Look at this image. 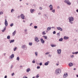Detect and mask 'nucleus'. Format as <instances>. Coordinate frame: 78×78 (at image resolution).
<instances>
[{"label": "nucleus", "mask_w": 78, "mask_h": 78, "mask_svg": "<svg viewBox=\"0 0 78 78\" xmlns=\"http://www.w3.org/2000/svg\"><path fill=\"white\" fill-rule=\"evenodd\" d=\"M68 19L69 20V22L71 24H73V20H74V18H73V17L71 16L70 17H69L68 18Z\"/></svg>", "instance_id": "nucleus-1"}, {"label": "nucleus", "mask_w": 78, "mask_h": 78, "mask_svg": "<svg viewBox=\"0 0 78 78\" xmlns=\"http://www.w3.org/2000/svg\"><path fill=\"white\" fill-rule=\"evenodd\" d=\"M61 72V71L59 69H57L55 71V73L56 75H59Z\"/></svg>", "instance_id": "nucleus-2"}, {"label": "nucleus", "mask_w": 78, "mask_h": 78, "mask_svg": "<svg viewBox=\"0 0 78 78\" xmlns=\"http://www.w3.org/2000/svg\"><path fill=\"white\" fill-rule=\"evenodd\" d=\"M64 2L66 3H67L68 5H71V3L70 2V1L69 0H65Z\"/></svg>", "instance_id": "nucleus-3"}, {"label": "nucleus", "mask_w": 78, "mask_h": 78, "mask_svg": "<svg viewBox=\"0 0 78 78\" xmlns=\"http://www.w3.org/2000/svg\"><path fill=\"white\" fill-rule=\"evenodd\" d=\"M68 76V74L66 73L64 74V75H63V77L64 78H66V77H67Z\"/></svg>", "instance_id": "nucleus-4"}, {"label": "nucleus", "mask_w": 78, "mask_h": 78, "mask_svg": "<svg viewBox=\"0 0 78 78\" xmlns=\"http://www.w3.org/2000/svg\"><path fill=\"white\" fill-rule=\"evenodd\" d=\"M5 26L6 27H7L8 26V21H7V20H6V19H5Z\"/></svg>", "instance_id": "nucleus-5"}, {"label": "nucleus", "mask_w": 78, "mask_h": 78, "mask_svg": "<svg viewBox=\"0 0 78 78\" xmlns=\"http://www.w3.org/2000/svg\"><path fill=\"white\" fill-rule=\"evenodd\" d=\"M57 53L59 55L61 54V49H58L57 50Z\"/></svg>", "instance_id": "nucleus-6"}, {"label": "nucleus", "mask_w": 78, "mask_h": 78, "mask_svg": "<svg viewBox=\"0 0 78 78\" xmlns=\"http://www.w3.org/2000/svg\"><path fill=\"white\" fill-rule=\"evenodd\" d=\"M20 16L22 19H25V16L23 14H21Z\"/></svg>", "instance_id": "nucleus-7"}, {"label": "nucleus", "mask_w": 78, "mask_h": 78, "mask_svg": "<svg viewBox=\"0 0 78 78\" xmlns=\"http://www.w3.org/2000/svg\"><path fill=\"white\" fill-rule=\"evenodd\" d=\"M35 41L38 42H39V38L37 37H36L35 38Z\"/></svg>", "instance_id": "nucleus-8"}, {"label": "nucleus", "mask_w": 78, "mask_h": 78, "mask_svg": "<svg viewBox=\"0 0 78 78\" xmlns=\"http://www.w3.org/2000/svg\"><path fill=\"white\" fill-rule=\"evenodd\" d=\"M57 30H60L61 31H62V29L60 27H57Z\"/></svg>", "instance_id": "nucleus-9"}, {"label": "nucleus", "mask_w": 78, "mask_h": 78, "mask_svg": "<svg viewBox=\"0 0 78 78\" xmlns=\"http://www.w3.org/2000/svg\"><path fill=\"white\" fill-rule=\"evenodd\" d=\"M52 7H53L52 5H50L49 6V7L50 8V10H51V11H52V10H53V8Z\"/></svg>", "instance_id": "nucleus-10"}, {"label": "nucleus", "mask_w": 78, "mask_h": 78, "mask_svg": "<svg viewBox=\"0 0 78 78\" xmlns=\"http://www.w3.org/2000/svg\"><path fill=\"white\" fill-rule=\"evenodd\" d=\"M30 11L31 13L33 14V12L35 11V10H34V9H30Z\"/></svg>", "instance_id": "nucleus-11"}, {"label": "nucleus", "mask_w": 78, "mask_h": 78, "mask_svg": "<svg viewBox=\"0 0 78 78\" xmlns=\"http://www.w3.org/2000/svg\"><path fill=\"white\" fill-rule=\"evenodd\" d=\"M64 39H65V40H67V39H69V37L64 36L63 38Z\"/></svg>", "instance_id": "nucleus-12"}, {"label": "nucleus", "mask_w": 78, "mask_h": 78, "mask_svg": "<svg viewBox=\"0 0 78 78\" xmlns=\"http://www.w3.org/2000/svg\"><path fill=\"white\" fill-rule=\"evenodd\" d=\"M10 57L11 59L14 58V54H12L10 56Z\"/></svg>", "instance_id": "nucleus-13"}, {"label": "nucleus", "mask_w": 78, "mask_h": 78, "mask_svg": "<svg viewBox=\"0 0 78 78\" xmlns=\"http://www.w3.org/2000/svg\"><path fill=\"white\" fill-rule=\"evenodd\" d=\"M26 47V45H23L21 47V48H22L23 49H25V48Z\"/></svg>", "instance_id": "nucleus-14"}, {"label": "nucleus", "mask_w": 78, "mask_h": 78, "mask_svg": "<svg viewBox=\"0 0 78 78\" xmlns=\"http://www.w3.org/2000/svg\"><path fill=\"white\" fill-rule=\"evenodd\" d=\"M41 40L42 44H44L45 41L44 40H43V39H41Z\"/></svg>", "instance_id": "nucleus-15"}, {"label": "nucleus", "mask_w": 78, "mask_h": 78, "mask_svg": "<svg viewBox=\"0 0 78 78\" xmlns=\"http://www.w3.org/2000/svg\"><path fill=\"white\" fill-rule=\"evenodd\" d=\"M50 62L49 61H48L47 62L45 63H44V65L45 66H47L48 65V63H49Z\"/></svg>", "instance_id": "nucleus-16"}, {"label": "nucleus", "mask_w": 78, "mask_h": 78, "mask_svg": "<svg viewBox=\"0 0 78 78\" xmlns=\"http://www.w3.org/2000/svg\"><path fill=\"white\" fill-rule=\"evenodd\" d=\"M51 29V27H49L47 28V30H48V31H50Z\"/></svg>", "instance_id": "nucleus-17"}, {"label": "nucleus", "mask_w": 78, "mask_h": 78, "mask_svg": "<svg viewBox=\"0 0 78 78\" xmlns=\"http://www.w3.org/2000/svg\"><path fill=\"white\" fill-rule=\"evenodd\" d=\"M6 27H5L4 28V29L3 30H2V32H5V30H6Z\"/></svg>", "instance_id": "nucleus-18"}, {"label": "nucleus", "mask_w": 78, "mask_h": 78, "mask_svg": "<svg viewBox=\"0 0 78 78\" xmlns=\"http://www.w3.org/2000/svg\"><path fill=\"white\" fill-rule=\"evenodd\" d=\"M14 40H12L10 41V44H11V43H12L13 42H14Z\"/></svg>", "instance_id": "nucleus-19"}, {"label": "nucleus", "mask_w": 78, "mask_h": 78, "mask_svg": "<svg viewBox=\"0 0 78 78\" xmlns=\"http://www.w3.org/2000/svg\"><path fill=\"white\" fill-rule=\"evenodd\" d=\"M69 66H70V67H72V66H73V64L72 63H69Z\"/></svg>", "instance_id": "nucleus-20"}, {"label": "nucleus", "mask_w": 78, "mask_h": 78, "mask_svg": "<svg viewBox=\"0 0 78 78\" xmlns=\"http://www.w3.org/2000/svg\"><path fill=\"white\" fill-rule=\"evenodd\" d=\"M16 30H15L14 32L12 33L13 35L14 36V35L16 34Z\"/></svg>", "instance_id": "nucleus-21"}, {"label": "nucleus", "mask_w": 78, "mask_h": 78, "mask_svg": "<svg viewBox=\"0 0 78 78\" xmlns=\"http://www.w3.org/2000/svg\"><path fill=\"white\" fill-rule=\"evenodd\" d=\"M51 46L52 47H56V44H51Z\"/></svg>", "instance_id": "nucleus-22"}, {"label": "nucleus", "mask_w": 78, "mask_h": 78, "mask_svg": "<svg viewBox=\"0 0 78 78\" xmlns=\"http://www.w3.org/2000/svg\"><path fill=\"white\" fill-rule=\"evenodd\" d=\"M43 37H44L45 39H47V36H43Z\"/></svg>", "instance_id": "nucleus-23"}, {"label": "nucleus", "mask_w": 78, "mask_h": 78, "mask_svg": "<svg viewBox=\"0 0 78 78\" xmlns=\"http://www.w3.org/2000/svg\"><path fill=\"white\" fill-rule=\"evenodd\" d=\"M35 55L36 56H37V55H38V52H35Z\"/></svg>", "instance_id": "nucleus-24"}, {"label": "nucleus", "mask_w": 78, "mask_h": 78, "mask_svg": "<svg viewBox=\"0 0 78 78\" xmlns=\"http://www.w3.org/2000/svg\"><path fill=\"white\" fill-rule=\"evenodd\" d=\"M63 40V38H61L60 39H59V41L61 42Z\"/></svg>", "instance_id": "nucleus-25"}, {"label": "nucleus", "mask_w": 78, "mask_h": 78, "mask_svg": "<svg viewBox=\"0 0 78 78\" xmlns=\"http://www.w3.org/2000/svg\"><path fill=\"white\" fill-rule=\"evenodd\" d=\"M30 70V68H28L27 69V72H29V71Z\"/></svg>", "instance_id": "nucleus-26"}, {"label": "nucleus", "mask_w": 78, "mask_h": 78, "mask_svg": "<svg viewBox=\"0 0 78 78\" xmlns=\"http://www.w3.org/2000/svg\"><path fill=\"white\" fill-rule=\"evenodd\" d=\"M29 45L31 46V45H33V43L31 42H29Z\"/></svg>", "instance_id": "nucleus-27"}, {"label": "nucleus", "mask_w": 78, "mask_h": 78, "mask_svg": "<svg viewBox=\"0 0 78 78\" xmlns=\"http://www.w3.org/2000/svg\"><path fill=\"white\" fill-rule=\"evenodd\" d=\"M13 26H14V23H11L10 25V26L11 27H13Z\"/></svg>", "instance_id": "nucleus-28"}, {"label": "nucleus", "mask_w": 78, "mask_h": 78, "mask_svg": "<svg viewBox=\"0 0 78 78\" xmlns=\"http://www.w3.org/2000/svg\"><path fill=\"white\" fill-rule=\"evenodd\" d=\"M7 39H10V36L9 35L7 36Z\"/></svg>", "instance_id": "nucleus-29"}, {"label": "nucleus", "mask_w": 78, "mask_h": 78, "mask_svg": "<svg viewBox=\"0 0 78 78\" xmlns=\"http://www.w3.org/2000/svg\"><path fill=\"white\" fill-rule=\"evenodd\" d=\"M2 14H3V12L1 11L0 12V15H2Z\"/></svg>", "instance_id": "nucleus-30"}, {"label": "nucleus", "mask_w": 78, "mask_h": 78, "mask_svg": "<svg viewBox=\"0 0 78 78\" xmlns=\"http://www.w3.org/2000/svg\"><path fill=\"white\" fill-rule=\"evenodd\" d=\"M42 34L43 35H45L46 33H45V31H43L42 32Z\"/></svg>", "instance_id": "nucleus-31"}, {"label": "nucleus", "mask_w": 78, "mask_h": 78, "mask_svg": "<svg viewBox=\"0 0 78 78\" xmlns=\"http://www.w3.org/2000/svg\"><path fill=\"white\" fill-rule=\"evenodd\" d=\"M19 59H20V58H19V57H17L16 58V60H18V61H19Z\"/></svg>", "instance_id": "nucleus-32"}, {"label": "nucleus", "mask_w": 78, "mask_h": 78, "mask_svg": "<svg viewBox=\"0 0 78 78\" xmlns=\"http://www.w3.org/2000/svg\"><path fill=\"white\" fill-rule=\"evenodd\" d=\"M34 28H35V29H37V26H34Z\"/></svg>", "instance_id": "nucleus-33"}, {"label": "nucleus", "mask_w": 78, "mask_h": 78, "mask_svg": "<svg viewBox=\"0 0 78 78\" xmlns=\"http://www.w3.org/2000/svg\"><path fill=\"white\" fill-rule=\"evenodd\" d=\"M17 49V47H15L14 48V51H16V49Z\"/></svg>", "instance_id": "nucleus-34"}, {"label": "nucleus", "mask_w": 78, "mask_h": 78, "mask_svg": "<svg viewBox=\"0 0 78 78\" xmlns=\"http://www.w3.org/2000/svg\"><path fill=\"white\" fill-rule=\"evenodd\" d=\"M57 35H58V36H60V33L59 32L57 34Z\"/></svg>", "instance_id": "nucleus-35"}, {"label": "nucleus", "mask_w": 78, "mask_h": 78, "mask_svg": "<svg viewBox=\"0 0 78 78\" xmlns=\"http://www.w3.org/2000/svg\"><path fill=\"white\" fill-rule=\"evenodd\" d=\"M39 9H41V10H42V7H40L39 8Z\"/></svg>", "instance_id": "nucleus-36"}, {"label": "nucleus", "mask_w": 78, "mask_h": 78, "mask_svg": "<svg viewBox=\"0 0 78 78\" xmlns=\"http://www.w3.org/2000/svg\"><path fill=\"white\" fill-rule=\"evenodd\" d=\"M71 58H74V55H73L71 56Z\"/></svg>", "instance_id": "nucleus-37"}, {"label": "nucleus", "mask_w": 78, "mask_h": 78, "mask_svg": "<svg viewBox=\"0 0 78 78\" xmlns=\"http://www.w3.org/2000/svg\"><path fill=\"white\" fill-rule=\"evenodd\" d=\"M52 12H53L54 13L55 12V10L54 9V10H52Z\"/></svg>", "instance_id": "nucleus-38"}, {"label": "nucleus", "mask_w": 78, "mask_h": 78, "mask_svg": "<svg viewBox=\"0 0 78 78\" xmlns=\"http://www.w3.org/2000/svg\"><path fill=\"white\" fill-rule=\"evenodd\" d=\"M50 53V52H46L45 53V55H48Z\"/></svg>", "instance_id": "nucleus-39"}, {"label": "nucleus", "mask_w": 78, "mask_h": 78, "mask_svg": "<svg viewBox=\"0 0 78 78\" xmlns=\"http://www.w3.org/2000/svg\"><path fill=\"white\" fill-rule=\"evenodd\" d=\"M12 11H14V10L13 9H12L11 10V12H13Z\"/></svg>", "instance_id": "nucleus-40"}, {"label": "nucleus", "mask_w": 78, "mask_h": 78, "mask_svg": "<svg viewBox=\"0 0 78 78\" xmlns=\"http://www.w3.org/2000/svg\"><path fill=\"white\" fill-rule=\"evenodd\" d=\"M39 74H37L36 76V78H39Z\"/></svg>", "instance_id": "nucleus-41"}, {"label": "nucleus", "mask_w": 78, "mask_h": 78, "mask_svg": "<svg viewBox=\"0 0 78 78\" xmlns=\"http://www.w3.org/2000/svg\"><path fill=\"white\" fill-rule=\"evenodd\" d=\"M78 53V51H76L75 52V55H77Z\"/></svg>", "instance_id": "nucleus-42"}, {"label": "nucleus", "mask_w": 78, "mask_h": 78, "mask_svg": "<svg viewBox=\"0 0 78 78\" xmlns=\"http://www.w3.org/2000/svg\"><path fill=\"white\" fill-rule=\"evenodd\" d=\"M53 34H56V31H54L53 32Z\"/></svg>", "instance_id": "nucleus-43"}, {"label": "nucleus", "mask_w": 78, "mask_h": 78, "mask_svg": "<svg viewBox=\"0 0 78 78\" xmlns=\"http://www.w3.org/2000/svg\"><path fill=\"white\" fill-rule=\"evenodd\" d=\"M40 66H42V63H40L39 64Z\"/></svg>", "instance_id": "nucleus-44"}, {"label": "nucleus", "mask_w": 78, "mask_h": 78, "mask_svg": "<svg viewBox=\"0 0 78 78\" xmlns=\"http://www.w3.org/2000/svg\"><path fill=\"white\" fill-rule=\"evenodd\" d=\"M23 78H28V77L25 76H24Z\"/></svg>", "instance_id": "nucleus-45"}, {"label": "nucleus", "mask_w": 78, "mask_h": 78, "mask_svg": "<svg viewBox=\"0 0 78 78\" xmlns=\"http://www.w3.org/2000/svg\"><path fill=\"white\" fill-rule=\"evenodd\" d=\"M37 69H40V66H37Z\"/></svg>", "instance_id": "nucleus-46"}, {"label": "nucleus", "mask_w": 78, "mask_h": 78, "mask_svg": "<svg viewBox=\"0 0 78 78\" xmlns=\"http://www.w3.org/2000/svg\"><path fill=\"white\" fill-rule=\"evenodd\" d=\"M72 53L73 54V55H75V52H72Z\"/></svg>", "instance_id": "nucleus-47"}, {"label": "nucleus", "mask_w": 78, "mask_h": 78, "mask_svg": "<svg viewBox=\"0 0 78 78\" xmlns=\"http://www.w3.org/2000/svg\"><path fill=\"white\" fill-rule=\"evenodd\" d=\"M33 63H35V61L34 60H33L32 62Z\"/></svg>", "instance_id": "nucleus-48"}, {"label": "nucleus", "mask_w": 78, "mask_h": 78, "mask_svg": "<svg viewBox=\"0 0 78 78\" xmlns=\"http://www.w3.org/2000/svg\"><path fill=\"white\" fill-rule=\"evenodd\" d=\"M14 75V73H13L12 74V76H13Z\"/></svg>", "instance_id": "nucleus-49"}, {"label": "nucleus", "mask_w": 78, "mask_h": 78, "mask_svg": "<svg viewBox=\"0 0 78 78\" xmlns=\"http://www.w3.org/2000/svg\"><path fill=\"white\" fill-rule=\"evenodd\" d=\"M20 17V16H18V17H17V18L18 19H19V18Z\"/></svg>", "instance_id": "nucleus-50"}, {"label": "nucleus", "mask_w": 78, "mask_h": 78, "mask_svg": "<svg viewBox=\"0 0 78 78\" xmlns=\"http://www.w3.org/2000/svg\"><path fill=\"white\" fill-rule=\"evenodd\" d=\"M7 78V76H5L4 77V78Z\"/></svg>", "instance_id": "nucleus-51"}, {"label": "nucleus", "mask_w": 78, "mask_h": 78, "mask_svg": "<svg viewBox=\"0 0 78 78\" xmlns=\"http://www.w3.org/2000/svg\"><path fill=\"white\" fill-rule=\"evenodd\" d=\"M24 31H25V32H26L27 31V29H25Z\"/></svg>", "instance_id": "nucleus-52"}, {"label": "nucleus", "mask_w": 78, "mask_h": 78, "mask_svg": "<svg viewBox=\"0 0 78 78\" xmlns=\"http://www.w3.org/2000/svg\"><path fill=\"white\" fill-rule=\"evenodd\" d=\"M57 8L59 9V8H60V7H59V6H57Z\"/></svg>", "instance_id": "nucleus-53"}, {"label": "nucleus", "mask_w": 78, "mask_h": 78, "mask_svg": "<svg viewBox=\"0 0 78 78\" xmlns=\"http://www.w3.org/2000/svg\"><path fill=\"white\" fill-rule=\"evenodd\" d=\"M32 24H33V23H31L30 24V26H31L32 25Z\"/></svg>", "instance_id": "nucleus-54"}, {"label": "nucleus", "mask_w": 78, "mask_h": 78, "mask_svg": "<svg viewBox=\"0 0 78 78\" xmlns=\"http://www.w3.org/2000/svg\"><path fill=\"white\" fill-rule=\"evenodd\" d=\"M56 66H58L59 64H58V63H56Z\"/></svg>", "instance_id": "nucleus-55"}, {"label": "nucleus", "mask_w": 78, "mask_h": 78, "mask_svg": "<svg viewBox=\"0 0 78 78\" xmlns=\"http://www.w3.org/2000/svg\"><path fill=\"white\" fill-rule=\"evenodd\" d=\"M12 65L11 66V69H12Z\"/></svg>", "instance_id": "nucleus-56"}, {"label": "nucleus", "mask_w": 78, "mask_h": 78, "mask_svg": "<svg viewBox=\"0 0 78 78\" xmlns=\"http://www.w3.org/2000/svg\"><path fill=\"white\" fill-rule=\"evenodd\" d=\"M76 12H78V9L76 10Z\"/></svg>", "instance_id": "nucleus-57"}, {"label": "nucleus", "mask_w": 78, "mask_h": 78, "mask_svg": "<svg viewBox=\"0 0 78 78\" xmlns=\"http://www.w3.org/2000/svg\"><path fill=\"white\" fill-rule=\"evenodd\" d=\"M38 15H40L41 14V12H39V13L38 14Z\"/></svg>", "instance_id": "nucleus-58"}, {"label": "nucleus", "mask_w": 78, "mask_h": 78, "mask_svg": "<svg viewBox=\"0 0 78 78\" xmlns=\"http://www.w3.org/2000/svg\"><path fill=\"white\" fill-rule=\"evenodd\" d=\"M52 28H55V27H52Z\"/></svg>", "instance_id": "nucleus-59"}, {"label": "nucleus", "mask_w": 78, "mask_h": 78, "mask_svg": "<svg viewBox=\"0 0 78 78\" xmlns=\"http://www.w3.org/2000/svg\"><path fill=\"white\" fill-rule=\"evenodd\" d=\"M46 33H47V32H48V31H47V30H46Z\"/></svg>", "instance_id": "nucleus-60"}, {"label": "nucleus", "mask_w": 78, "mask_h": 78, "mask_svg": "<svg viewBox=\"0 0 78 78\" xmlns=\"http://www.w3.org/2000/svg\"><path fill=\"white\" fill-rule=\"evenodd\" d=\"M74 70H76V68H74L73 69Z\"/></svg>", "instance_id": "nucleus-61"}, {"label": "nucleus", "mask_w": 78, "mask_h": 78, "mask_svg": "<svg viewBox=\"0 0 78 78\" xmlns=\"http://www.w3.org/2000/svg\"><path fill=\"white\" fill-rule=\"evenodd\" d=\"M44 16H46V17H47V15L46 14L44 15Z\"/></svg>", "instance_id": "nucleus-62"}, {"label": "nucleus", "mask_w": 78, "mask_h": 78, "mask_svg": "<svg viewBox=\"0 0 78 78\" xmlns=\"http://www.w3.org/2000/svg\"><path fill=\"white\" fill-rule=\"evenodd\" d=\"M26 5H28V3H26Z\"/></svg>", "instance_id": "nucleus-63"}, {"label": "nucleus", "mask_w": 78, "mask_h": 78, "mask_svg": "<svg viewBox=\"0 0 78 78\" xmlns=\"http://www.w3.org/2000/svg\"><path fill=\"white\" fill-rule=\"evenodd\" d=\"M49 56H50L49 57H51V55H49Z\"/></svg>", "instance_id": "nucleus-64"}]
</instances>
